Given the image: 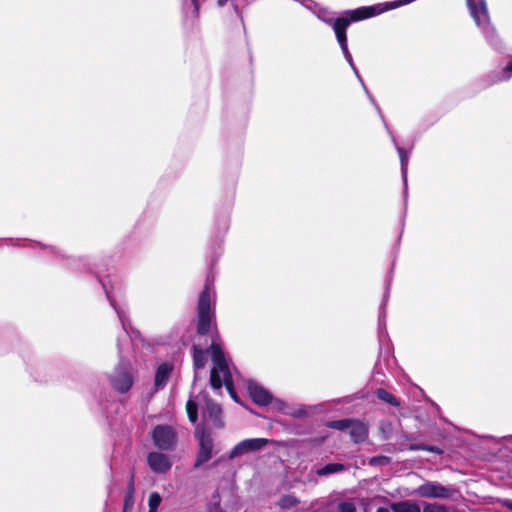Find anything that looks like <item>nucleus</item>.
I'll use <instances>...</instances> for the list:
<instances>
[{
  "instance_id": "nucleus-22",
  "label": "nucleus",
  "mask_w": 512,
  "mask_h": 512,
  "mask_svg": "<svg viewBox=\"0 0 512 512\" xmlns=\"http://www.w3.org/2000/svg\"><path fill=\"white\" fill-rule=\"evenodd\" d=\"M210 385L214 390H220L224 385V375L217 367H212L211 369Z\"/></svg>"
},
{
  "instance_id": "nucleus-23",
  "label": "nucleus",
  "mask_w": 512,
  "mask_h": 512,
  "mask_svg": "<svg viewBox=\"0 0 512 512\" xmlns=\"http://www.w3.org/2000/svg\"><path fill=\"white\" fill-rule=\"evenodd\" d=\"M376 396L379 400H381L393 407L400 406L399 400L394 395H392L391 393H389L387 390H385L383 388H379L376 390Z\"/></svg>"
},
{
  "instance_id": "nucleus-21",
  "label": "nucleus",
  "mask_w": 512,
  "mask_h": 512,
  "mask_svg": "<svg viewBox=\"0 0 512 512\" xmlns=\"http://www.w3.org/2000/svg\"><path fill=\"white\" fill-rule=\"evenodd\" d=\"M391 508L393 512H421L419 505L410 501L394 503Z\"/></svg>"
},
{
  "instance_id": "nucleus-39",
  "label": "nucleus",
  "mask_w": 512,
  "mask_h": 512,
  "mask_svg": "<svg viewBox=\"0 0 512 512\" xmlns=\"http://www.w3.org/2000/svg\"><path fill=\"white\" fill-rule=\"evenodd\" d=\"M507 72L506 78H512V58L506 64Z\"/></svg>"
},
{
  "instance_id": "nucleus-20",
  "label": "nucleus",
  "mask_w": 512,
  "mask_h": 512,
  "mask_svg": "<svg viewBox=\"0 0 512 512\" xmlns=\"http://www.w3.org/2000/svg\"><path fill=\"white\" fill-rule=\"evenodd\" d=\"M347 468L344 464H341V463H328L326 465H324L323 467L321 468H318L316 470V474L318 476H329V475H332V474H335V473H339V472H342V471H345Z\"/></svg>"
},
{
  "instance_id": "nucleus-33",
  "label": "nucleus",
  "mask_w": 512,
  "mask_h": 512,
  "mask_svg": "<svg viewBox=\"0 0 512 512\" xmlns=\"http://www.w3.org/2000/svg\"><path fill=\"white\" fill-rule=\"evenodd\" d=\"M229 3L232 4L235 13L240 17L241 20H243L240 9L234 0H216V4L219 8H223V7L227 6Z\"/></svg>"
},
{
  "instance_id": "nucleus-24",
  "label": "nucleus",
  "mask_w": 512,
  "mask_h": 512,
  "mask_svg": "<svg viewBox=\"0 0 512 512\" xmlns=\"http://www.w3.org/2000/svg\"><path fill=\"white\" fill-rule=\"evenodd\" d=\"M299 503L300 500L295 495L286 494L279 499L278 506L283 510H288L297 506Z\"/></svg>"
},
{
  "instance_id": "nucleus-41",
  "label": "nucleus",
  "mask_w": 512,
  "mask_h": 512,
  "mask_svg": "<svg viewBox=\"0 0 512 512\" xmlns=\"http://www.w3.org/2000/svg\"><path fill=\"white\" fill-rule=\"evenodd\" d=\"M374 371H375V374H376V375H377V374L384 375V373L382 372V366H381L380 361H378V362L375 364Z\"/></svg>"
},
{
  "instance_id": "nucleus-17",
  "label": "nucleus",
  "mask_w": 512,
  "mask_h": 512,
  "mask_svg": "<svg viewBox=\"0 0 512 512\" xmlns=\"http://www.w3.org/2000/svg\"><path fill=\"white\" fill-rule=\"evenodd\" d=\"M210 351L213 367H217L218 369H220L224 376L227 373H231L222 348L218 344L213 342L210 346Z\"/></svg>"
},
{
  "instance_id": "nucleus-28",
  "label": "nucleus",
  "mask_w": 512,
  "mask_h": 512,
  "mask_svg": "<svg viewBox=\"0 0 512 512\" xmlns=\"http://www.w3.org/2000/svg\"><path fill=\"white\" fill-rule=\"evenodd\" d=\"M189 421L195 424L198 421V405L193 399H189L186 404Z\"/></svg>"
},
{
  "instance_id": "nucleus-1",
  "label": "nucleus",
  "mask_w": 512,
  "mask_h": 512,
  "mask_svg": "<svg viewBox=\"0 0 512 512\" xmlns=\"http://www.w3.org/2000/svg\"><path fill=\"white\" fill-rule=\"evenodd\" d=\"M7 245V246H29V247H35L39 246L45 250L50 255H54L57 258L64 261V264L72 269L78 268L82 266L87 271L94 273L96 277L99 279V282L102 285V288L106 294L107 300L109 301L111 307L117 314V317L119 319V322L122 326V329L124 331V338L118 337L117 339V348L120 355L119 363L117 364L114 372L110 376V381L113 386V388L120 392V393H126L130 390L134 383V377L132 373V367L129 360L124 359L122 357V342H128L130 336H129V328L131 327L129 314H128V308L127 304L125 302H119L116 297L113 294V287L111 285V281L107 278H103L99 275L97 271H95L91 267L90 259L87 257H72L68 256L66 253H64L60 248L55 246H47L40 242H33L26 239H14V238H4L0 239V245Z\"/></svg>"
},
{
  "instance_id": "nucleus-38",
  "label": "nucleus",
  "mask_w": 512,
  "mask_h": 512,
  "mask_svg": "<svg viewBox=\"0 0 512 512\" xmlns=\"http://www.w3.org/2000/svg\"><path fill=\"white\" fill-rule=\"evenodd\" d=\"M409 449L411 451H425L426 444H411Z\"/></svg>"
},
{
  "instance_id": "nucleus-27",
  "label": "nucleus",
  "mask_w": 512,
  "mask_h": 512,
  "mask_svg": "<svg viewBox=\"0 0 512 512\" xmlns=\"http://www.w3.org/2000/svg\"><path fill=\"white\" fill-rule=\"evenodd\" d=\"M27 369L36 381H46V378L41 375V371L45 369L42 363L27 364Z\"/></svg>"
},
{
  "instance_id": "nucleus-32",
  "label": "nucleus",
  "mask_w": 512,
  "mask_h": 512,
  "mask_svg": "<svg viewBox=\"0 0 512 512\" xmlns=\"http://www.w3.org/2000/svg\"><path fill=\"white\" fill-rule=\"evenodd\" d=\"M390 458L384 455L371 457L368 461L369 465L372 467L385 466L390 463Z\"/></svg>"
},
{
  "instance_id": "nucleus-8",
  "label": "nucleus",
  "mask_w": 512,
  "mask_h": 512,
  "mask_svg": "<svg viewBox=\"0 0 512 512\" xmlns=\"http://www.w3.org/2000/svg\"><path fill=\"white\" fill-rule=\"evenodd\" d=\"M199 450L194 463V468H199L213 457V439L204 432L196 433Z\"/></svg>"
},
{
  "instance_id": "nucleus-34",
  "label": "nucleus",
  "mask_w": 512,
  "mask_h": 512,
  "mask_svg": "<svg viewBox=\"0 0 512 512\" xmlns=\"http://www.w3.org/2000/svg\"><path fill=\"white\" fill-rule=\"evenodd\" d=\"M274 408L277 409L278 411H280L281 413L285 414L287 413L289 407H290V404L286 403L285 401L281 400V399H273L272 403Z\"/></svg>"
},
{
  "instance_id": "nucleus-7",
  "label": "nucleus",
  "mask_w": 512,
  "mask_h": 512,
  "mask_svg": "<svg viewBox=\"0 0 512 512\" xmlns=\"http://www.w3.org/2000/svg\"><path fill=\"white\" fill-rule=\"evenodd\" d=\"M506 72L507 68L505 66L501 70H492L477 78L473 83L475 91L480 92L495 84L509 81L511 78H506Z\"/></svg>"
},
{
  "instance_id": "nucleus-37",
  "label": "nucleus",
  "mask_w": 512,
  "mask_h": 512,
  "mask_svg": "<svg viewBox=\"0 0 512 512\" xmlns=\"http://www.w3.org/2000/svg\"><path fill=\"white\" fill-rule=\"evenodd\" d=\"M424 512H449L444 505L426 506Z\"/></svg>"
},
{
  "instance_id": "nucleus-4",
  "label": "nucleus",
  "mask_w": 512,
  "mask_h": 512,
  "mask_svg": "<svg viewBox=\"0 0 512 512\" xmlns=\"http://www.w3.org/2000/svg\"><path fill=\"white\" fill-rule=\"evenodd\" d=\"M151 439L154 446L160 451H172L178 442L176 430L166 424L156 425L151 432Z\"/></svg>"
},
{
  "instance_id": "nucleus-9",
  "label": "nucleus",
  "mask_w": 512,
  "mask_h": 512,
  "mask_svg": "<svg viewBox=\"0 0 512 512\" xmlns=\"http://www.w3.org/2000/svg\"><path fill=\"white\" fill-rule=\"evenodd\" d=\"M247 392L252 401L258 406H268L273 401V395L255 380L247 381Z\"/></svg>"
},
{
  "instance_id": "nucleus-16",
  "label": "nucleus",
  "mask_w": 512,
  "mask_h": 512,
  "mask_svg": "<svg viewBox=\"0 0 512 512\" xmlns=\"http://www.w3.org/2000/svg\"><path fill=\"white\" fill-rule=\"evenodd\" d=\"M173 369V364L169 362H163L157 367L154 379L156 390L163 389L167 385Z\"/></svg>"
},
{
  "instance_id": "nucleus-26",
  "label": "nucleus",
  "mask_w": 512,
  "mask_h": 512,
  "mask_svg": "<svg viewBox=\"0 0 512 512\" xmlns=\"http://www.w3.org/2000/svg\"><path fill=\"white\" fill-rule=\"evenodd\" d=\"M353 420L354 419H349V418L340 419V420H332V421H328L326 423V426L328 428L335 429L338 431H347V430H349L350 426L352 425Z\"/></svg>"
},
{
  "instance_id": "nucleus-29",
  "label": "nucleus",
  "mask_w": 512,
  "mask_h": 512,
  "mask_svg": "<svg viewBox=\"0 0 512 512\" xmlns=\"http://www.w3.org/2000/svg\"><path fill=\"white\" fill-rule=\"evenodd\" d=\"M162 498L158 492H152L148 498V512H158V508L161 504Z\"/></svg>"
},
{
  "instance_id": "nucleus-25",
  "label": "nucleus",
  "mask_w": 512,
  "mask_h": 512,
  "mask_svg": "<svg viewBox=\"0 0 512 512\" xmlns=\"http://www.w3.org/2000/svg\"><path fill=\"white\" fill-rule=\"evenodd\" d=\"M207 358L205 352L198 348L197 346H193V363L195 369H202L206 364Z\"/></svg>"
},
{
  "instance_id": "nucleus-45",
  "label": "nucleus",
  "mask_w": 512,
  "mask_h": 512,
  "mask_svg": "<svg viewBox=\"0 0 512 512\" xmlns=\"http://www.w3.org/2000/svg\"><path fill=\"white\" fill-rule=\"evenodd\" d=\"M385 317V314H384V311L381 312V314L379 315V322L382 321V319H384Z\"/></svg>"
},
{
  "instance_id": "nucleus-11",
  "label": "nucleus",
  "mask_w": 512,
  "mask_h": 512,
  "mask_svg": "<svg viewBox=\"0 0 512 512\" xmlns=\"http://www.w3.org/2000/svg\"><path fill=\"white\" fill-rule=\"evenodd\" d=\"M348 27L349 26H344L341 29H339L336 32H334V34H335L336 40H337V42L339 44V47H340V49H341V51L343 53V56H344L346 62L351 67V69L354 72L355 76L357 77L358 81L362 82V77L359 74V71H358L357 67L354 64L352 54H351V52H350V50L348 48V38H347V29H348Z\"/></svg>"
},
{
  "instance_id": "nucleus-5",
  "label": "nucleus",
  "mask_w": 512,
  "mask_h": 512,
  "mask_svg": "<svg viewBox=\"0 0 512 512\" xmlns=\"http://www.w3.org/2000/svg\"><path fill=\"white\" fill-rule=\"evenodd\" d=\"M270 442L267 438H248L237 443L228 454V459L233 460L248 453L261 451Z\"/></svg>"
},
{
  "instance_id": "nucleus-3",
  "label": "nucleus",
  "mask_w": 512,
  "mask_h": 512,
  "mask_svg": "<svg viewBox=\"0 0 512 512\" xmlns=\"http://www.w3.org/2000/svg\"><path fill=\"white\" fill-rule=\"evenodd\" d=\"M215 320V293L207 281L201 291L197 303V333L207 335Z\"/></svg>"
},
{
  "instance_id": "nucleus-14",
  "label": "nucleus",
  "mask_w": 512,
  "mask_h": 512,
  "mask_svg": "<svg viewBox=\"0 0 512 512\" xmlns=\"http://www.w3.org/2000/svg\"><path fill=\"white\" fill-rule=\"evenodd\" d=\"M323 411H324L323 403L316 404V405H302V404L290 405L286 415L293 417V418L302 419V418L308 417V416L316 414V413H321Z\"/></svg>"
},
{
  "instance_id": "nucleus-10",
  "label": "nucleus",
  "mask_w": 512,
  "mask_h": 512,
  "mask_svg": "<svg viewBox=\"0 0 512 512\" xmlns=\"http://www.w3.org/2000/svg\"><path fill=\"white\" fill-rule=\"evenodd\" d=\"M147 464L149 468L158 474H166L172 468V461L169 456L161 452H150L147 455Z\"/></svg>"
},
{
  "instance_id": "nucleus-40",
  "label": "nucleus",
  "mask_w": 512,
  "mask_h": 512,
  "mask_svg": "<svg viewBox=\"0 0 512 512\" xmlns=\"http://www.w3.org/2000/svg\"><path fill=\"white\" fill-rule=\"evenodd\" d=\"M425 451L433 452V453H441L442 452L440 448H438L436 446H432V445H427V444H426Z\"/></svg>"
},
{
  "instance_id": "nucleus-35",
  "label": "nucleus",
  "mask_w": 512,
  "mask_h": 512,
  "mask_svg": "<svg viewBox=\"0 0 512 512\" xmlns=\"http://www.w3.org/2000/svg\"><path fill=\"white\" fill-rule=\"evenodd\" d=\"M340 512H356V507L352 502L344 501L338 505Z\"/></svg>"
},
{
  "instance_id": "nucleus-6",
  "label": "nucleus",
  "mask_w": 512,
  "mask_h": 512,
  "mask_svg": "<svg viewBox=\"0 0 512 512\" xmlns=\"http://www.w3.org/2000/svg\"><path fill=\"white\" fill-rule=\"evenodd\" d=\"M420 497L431 499H448L452 496L453 490L438 482H426L420 485L417 490Z\"/></svg>"
},
{
  "instance_id": "nucleus-44",
  "label": "nucleus",
  "mask_w": 512,
  "mask_h": 512,
  "mask_svg": "<svg viewBox=\"0 0 512 512\" xmlns=\"http://www.w3.org/2000/svg\"><path fill=\"white\" fill-rule=\"evenodd\" d=\"M376 512H389V510L387 508L380 507V508L377 509Z\"/></svg>"
},
{
  "instance_id": "nucleus-43",
  "label": "nucleus",
  "mask_w": 512,
  "mask_h": 512,
  "mask_svg": "<svg viewBox=\"0 0 512 512\" xmlns=\"http://www.w3.org/2000/svg\"><path fill=\"white\" fill-rule=\"evenodd\" d=\"M505 506L512 511V500H506Z\"/></svg>"
},
{
  "instance_id": "nucleus-42",
  "label": "nucleus",
  "mask_w": 512,
  "mask_h": 512,
  "mask_svg": "<svg viewBox=\"0 0 512 512\" xmlns=\"http://www.w3.org/2000/svg\"><path fill=\"white\" fill-rule=\"evenodd\" d=\"M389 288H390V281L388 282L387 287H386V292H385L384 299H383L382 309H384L385 303H386V301L388 299Z\"/></svg>"
},
{
  "instance_id": "nucleus-13",
  "label": "nucleus",
  "mask_w": 512,
  "mask_h": 512,
  "mask_svg": "<svg viewBox=\"0 0 512 512\" xmlns=\"http://www.w3.org/2000/svg\"><path fill=\"white\" fill-rule=\"evenodd\" d=\"M183 22L186 26L193 27L199 19L200 1L183 0L182 1Z\"/></svg>"
},
{
  "instance_id": "nucleus-30",
  "label": "nucleus",
  "mask_w": 512,
  "mask_h": 512,
  "mask_svg": "<svg viewBox=\"0 0 512 512\" xmlns=\"http://www.w3.org/2000/svg\"><path fill=\"white\" fill-rule=\"evenodd\" d=\"M224 386L226 387L229 395L231 396V398L238 402V396L235 392V389H234V382H233V378H232V374L231 373H227L225 376H224Z\"/></svg>"
},
{
  "instance_id": "nucleus-18",
  "label": "nucleus",
  "mask_w": 512,
  "mask_h": 512,
  "mask_svg": "<svg viewBox=\"0 0 512 512\" xmlns=\"http://www.w3.org/2000/svg\"><path fill=\"white\" fill-rule=\"evenodd\" d=\"M230 218L228 214H222L217 217L215 225H214V235H215V245L217 248L221 250L220 243L223 241V238L226 232L229 229Z\"/></svg>"
},
{
  "instance_id": "nucleus-15",
  "label": "nucleus",
  "mask_w": 512,
  "mask_h": 512,
  "mask_svg": "<svg viewBox=\"0 0 512 512\" xmlns=\"http://www.w3.org/2000/svg\"><path fill=\"white\" fill-rule=\"evenodd\" d=\"M203 417L211 422L213 426L221 428L223 427L222 422V408L219 404L213 402L210 399L206 400V407L203 411Z\"/></svg>"
},
{
  "instance_id": "nucleus-2",
  "label": "nucleus",
  "mask_w": 512,
  "mask_h": 512,
  "mask_svg": "<svg viewBox=\"0 0 512 512\" xmlns=\"http://www.w3.org/2000/svg\"><path fill=\"white\" fill-rule=\"evenodd\" d=\"M466 4L470 16L488 45L497 52L504 51V43L491 22L486 0H466Z\"/></svg>"
},
{
  "instance_id": "nucleus-19",
  "label": "nucleus",
  "mask_w": 512,
  "mask_h": 512,
  "mask_svg": "<svg viewBox=\"0 0 512 512\" xmlns=\"http://www.w3.org/2000/svg\"><path fill=\"white\" fill-rule=\"evenodd\" d=\"M368 426L359 420H353L349 428L351 440L358 444L364 442L368 438Z\"/></svg>"
},
{
  "instance_id": "nucleus-36",
  "label": "nucleus",
  "mask_w": 512,
  "mask_h": 512,
  "mask_svg": "<svg viewBox=\"0 0 512 512\" xmlns=\"http://www.w3.org/2000/svg\"><path fill=\"white\" fill-rule=\"evenodd\" d=\"M380 430L383 433V438L385 440L389 439L390 438V433H391V430H392L391 423L390 422H381Z\"/></svg>"
},
{
  "instance_id": "nucleus-31",
  "label": "nucleus",
  "mask_w": 512,
  "mask_h": 512,
  "mask_svg": "<svg viewBox=\"0 0 512 512\" xmlns=\"http://www.w3.org/2000/svg\"><path fill=\"white\" fill-rule=\"evenodd\" d=\"M361 86L363 87V90L365 91L369 101L371 102V104L375 107V109L377 110V113L379 114L383 124L385 125L386 120L384 118V115L381 111V108L379 107L378 103L376 102L375 98L373 97V95L369 92L367 86L365 85L364 81L362 80V82H360Z\"/></svg>"
},
{
  "instance_id": "nucleus-12",
  "label": "nucleus",
  "mask_w": 512,
  "mask_h": 512,
  "mask_svg": "<svg viewBox=\"0 0 512 512\" xmlns=\"http://www.w3.org/2000/svg\"><path fill=\"white\" fill-rule=\"evenodd\" d=\"M385 129L387 130V133L389 134L392 143L394 144L397 153L399 155L400 159V166H401V175L404 183V198L407 199L408 196V184H407V172H408V162H409V154L408 152L401 146L398 145L397 140L395 136L393 135L390 127L387 123H385Z\"/></svg>"
}]
</instances>
